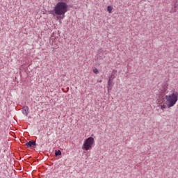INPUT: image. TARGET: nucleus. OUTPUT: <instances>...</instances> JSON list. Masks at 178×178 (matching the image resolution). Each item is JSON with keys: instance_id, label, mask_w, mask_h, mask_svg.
<instances>
[{"instance_id": "7ed1b4c3", "label": "nucleus", "mask_w": 178, "mask_h": 178, "mask_svg": "<svg viewBox=\"0 0 178 178\" xmlns=\"http://www.w3.org/2000/svg\"><path fill=\"white\" fill-rule=\"evenodd\" d=\"M94 145V138L92 137H89L83 143V145L82 147V148L85 150V151H88V149H91V148H92V146Z\"/></svg>"}, {"instance_id": "423d86ee", "label": "nucleus", "mask_w": 178, "mask_h": 178, "mask_svg": "<svg viewBox=\"0 0 178 178\" xmlns=\"http://www.w3.org/2000/svg\"><path fill=\"white\" fill-rule=\"evenodd\" d=\"M112 81H111V78L109 79L108 81V91L110 92L111 90H112V88L113 87V83H112Z\"/></svg>"}, {"instance_id": "f257e3e1", "label": "nucleus", "mask_w": 178, "mask_h": 178, "mask_svg": "<svg viewBox=\"0 0 178 178\" xmlns=\"http://www.w3.org/2000/svg\"><path fill=\"white\" fill-rule=\"evenodd\" d=\"M69 8V6L67 3L63 1L58 2L54 10V15H57L58 20H60V19H64L65 17V13L67 12V8Z\"/></svg>"}, {"instance_id": "9b49d317", "label": "nucleus", "mask_w": 178, "mask_h": 178, "mask_svg": "<svg viewBox=\"0 0 178 178\" xmlns=\"http://www.w3.org/2000/svg\"><path fill=\"white\" fill-rule=\"evenodd\" d=\"M168 108V105L162 104L161 105V109L163 111V109H166Z\"/></svg>"}, {"instance_id": "39448f33", "label": "nucleus", "mask_w": 178, "mask_h": 178, "mask_svg": "<svg viewBox=\"0 0 178 178\" xmlns=\"http://www.w3.org/2000/svg\"><path fill=\"white\" fill-rule=\"evenodd\" d=\"M104 58H105V56L104 55V50H102V49H100L98 51L97 59H104Z\"/></svg>"}, {"instance_id": "f03ea898", "label": "nucleus", "mask_w": 178, "mask_h": 178, "mask_svg": "<svg viewBox=\"0 0 178 178\" xmlns=\"http://www.w3.org/2000/svg\"><path fill=\"white\" fill-rule=\"evenodd\" d=\"M178 100V92H174L172 94L168 95H165V105H167L168 108H172L176 105V102Z\"/></svg>"}, {"instance_id": "f8f14e48", "label": "nucleus", "mask_w": 178, "mask_h": 178, "mask_svg": "<svg viewBox=\"0 0 178 178\" xmlns=\"http://www.w3.org/2000/svg\"><path fill=\"white\" fill-rule=\"evenodd\" d=\"M93 72H95V74H98V69H97V68L94 69Z\"/></svg>"}, {"instance_id": "9d476101", "label": "nucleus", "mask_w": 178, "mask_h": 178, "mask_svg": "<svg viewBox=\"0 0 178 178\" xmlns=\"http://www.w3.org/2000/svg\"><path fill=\"white\" fill-rule=\"evenodd\" d=\"M59 155H62V152L60 150L55 151V156H58Z\"/></svg>"}, {"instance_id": "1a4fd4ad", "label": "nucleus", "mask_w": 178, "mask_h": 178, "mask_svg": "<svg viewBox=\"0 0 178 178\" xmlns=\"http://www.w3.org/2000/svg\"><path fill=\"white\" fill-rule=\"evenodd\" d=\"M112 10H113V6H108L107 7V11L108 12V13H112Z\"/></svg>"}, {"instance_id": "0eeeda50", "label": "nucleus", "mask_w": 178, "mask_h": 178, "mask_svg": "<svg viewBox=\"0 0 178 178\" xmlns=\"http://www.w3.org/2000/svg\"><path fill=\"white\" fill-rule=\"evenodd\" d=\"M26 147H28V148H30L31 147H33V145H36V143H35V141H33V140H31L28 143H26Z\"/></svg>"}, {"instance_id": "6e6552de", "label": "nucleus", "mask_w": 178, "mask_h": 178, "mask_svg": "<svg viewBox=\"0 0 178 178\" xmlns=\"http://www.w3.org/2000/svg\"><path fill=\"white\" fill-rule=\"evenodd\" d=\"M22 113H23V115H25V116H27L29 115V107L28 106H24L22 108Z\"/></svg>"}, {"instance_id": "20e7f679", "label": "nucleus", "mask_w": 178, "mask_h": 178, "mask_svg": "<svg viewBox=\"0 0 178 178\" xmlns=\"http://www.w3.org/2000/svg\"><path fill=\"white\" fill-rule=\"evenodd\" d=\"M172 6L171 12L172 13H176L177 12V8H178V0H174L172 2Z\"/></svg>"}, {"instance_id": "ddd939ff", "label": "nucleus", "mask_w": 178, "mask_h": 178, "mask_svg": "<svg viewBox=\"0 0 178 178\" xmlns=\"http://www.w3.org/2000/svg\"><path fill=\"white\" fill-rule=\"evenodd\" d=\"M109 79H111V81H113V79H115V76H113V74H112Z\"/></svg>"}, {"instance_id": "4468645a", "label": "nucleus", "mask_w": 178, "mask_h": 178, "mask_svg": "<svg viewBox=\"0 0 178 178\" xmlns=\"http://www.w3.org/2000/svg\"><path fill=\"white\" fill-rule=\"evenodd\" d=\"M60 1V2H69V0H59Z\"/></svg>"}]
</instances>
